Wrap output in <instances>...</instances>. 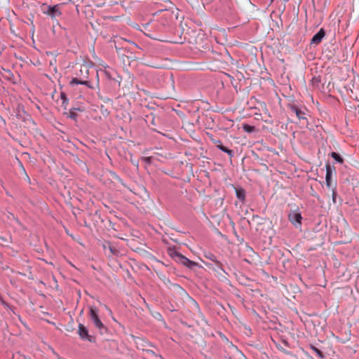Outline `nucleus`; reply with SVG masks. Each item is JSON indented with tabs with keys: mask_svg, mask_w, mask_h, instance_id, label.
Masks as SVG:
<instances>
[{
	"mask_svg": "<svg viewBox=\"0 0 359 359\" xmlns=\"http://www.w3.org/2000/svg\"><path fill=\"white\" fill-rule=\"evenodd\" d=\"M169 255L174 259L176 262L189 268L193 269L195 266H198V263L194 261H191L184 257L183 255L176 251L175 250L169 249L168 250Z\"/></svg>",
	"mask_w": 359,
	"mask_h": 359,
	"instance_id": "nucleus-1",
	"label": "nucleus"
},
{
	"mask_svg": "<svg viewBox=\"0 0 359 359\" xmlns=\"http://www.w3.org/2000/svg\"><path fill=\"white\" fill-rule=\"evenodd\" d=\"M89 317L93 323L95 327L97 328L100 334L107 331V327L104 325L99 317V310L97 308L90 306L89 308Z\"/></svg>",
	"mask_w": 359,
	"mask_h": 359,
	"instance_id": "nucleus-2",
	"label": "nucleus"
},
{
	"mask_svg": "<svg viewBox=\"0 0 359 359\" xmlns=\"http://www.w3.org/2000/svg\"><path fill=\"white\" fill-rule=\"evenodd\" d=\"M348 90L350 91V97L359 101V77L354 78L348 84Z\"/></svg>",
	"mask_w": 359,
	"mask_h": 359,
	"instance_id": "nucleus-3",
	"label": "nucleus"
},
{
	"mask_svg": "<svg viewBox=\"0 0 359 359\" xmlns=\"http://www.w3.org/2000/svg\"><path fill=\"white\" fill-rule=\"evenodd\" d=\"M42 11L44 14H46L53 18H57L61 15L59 5H55L53 6H44L42 8Z\"/></svg>",
	"mask_w": 359,
	"mask_h": 359,
	"instance_id": "nucleus-4",
	"label": "nucleus"
},
{
	"mask_svg": "<svg viewBox=\"0 0 359 359\" xmlns=\"http://www.w3.org/2000/svg\"><path fill=\"white\" fill-rule=\"evenodd\" d=\"M290 222L295 226L299 227L302 224V217L301 213L293 211L288 215Z\"/></svg>",
	"mask_w": 359,
	"mask_h": 359,
	"instance_id": "nucleus-5",
	"label": "nucleus"
},
{
	"mask_svg": "<svg viewBox=\"0 0 359 359\" xmlns=\"http://www.w3.org/2000/svg\"><path fill=\"white\" fill-rule=\"evenodd\" d=\"M77 333L81 339H86L90 342L93 341V338L88 334V329L81 323L79 324Z\"/></svg>",
	"mask_w": 359,
	"mask_h": 359,
	"instance_id": "nucleus-6",
	"label": "nucleus"
},
{
	"mask_svg": "<svg viewBox=\"0 0 359 359\" xmlns=\"http://www.w3.org/2000/svg\"><path fill=\"white\" fill-rule=\"evenodd\" d=\"M210 140L219 149L226 153L230 157L233 156V151L224 147L220 140L215 139L212 136H210Z\"/></svg>",
	"mask_w": 359,
	"mask_h": 359,
	"instance_id": "nucleus-7",
	"label": "nucleus"
},
{
	"mask_svg": "<svg viewBox=\"0 0 359 359\" xmlns=\"http://www.w3.org/2000/svg\"><path fill=\"white\" fill-rule=\"evenodd\" d=\"M326 175H325V181H326V185L327 187H332V177L333 173H335V168L333 166H331L330 164H326Z\"/></svg>",
	"mask_w": 359,
	"mask_h": 359,
	"instance_id": "nucleus-8",
	"label": "nucleus"
},
{
	"mask_svg": "<svg viewBox=\"0 0 359 359\" xmlns=\"http://www.w3.org/2000/svg\"><path fill=\"white\" fill-rule=\"evenodd\" d=\"M325 35V30L321 28L318 33H316L311 40V44L318 45L323 40Z\"/></svg>",
	"mask_w": 359,
	"mask_h": 359,
	"instance_id": "nucleus-9",
	"label": "nucleus"
},
{
	"mask_svg": "<svg viewBox=\"0 0 359 359\" xmlns=\"http://www.w3.org/2000/svg\"><path fill=\"white\" fill-rule=\"evenodd\" d=\"M290 109L294 112L297 117L299 120H304L306 119V117L304 116V112L302 111L297 105L294 104H290L289 105Z\"/></svg>",
	"mask_w": 359,
	"mask_h": 359,
	"instance_id": "nucleus-10",
	"label": "nucleus"
},
{
	"mask_svg": "<svg viewBox=\"0 0 359 359\" xmlns=\"http://www.w3.org/2000/svg\"><path fill=\"white\" fill-rule=\"evenodd\" d=\"M236 197L240 199L241 201H243L245 198V191L244 189L239 188L236 189Z\"/></svg>",
	"mask_w": 359,
	"mask_h": 359,
	"instance_id": "nucleus-11",
	"label": "nucleus"
},
{
	"mask_svg": "<svg viewBox=\"0 0 359 359\" xmlns=\"http://www.w3.org/2000/svg\"><path fill=\"white\" fill-rule=\"evenodd\" d=\"M107 245H108V249L110 252V254L111 255H114V256H118L119 254H120V252L119 250L114 245H112L111 244V243L108 242L107 243Z\"/></svg>",
	"mask_w": 359,
	"mask_h": 359,
	"instance_id": "nucleus-12",
	"label": "nucleus"
},
{
	"mask_svg": "<svg viewBox=\"0 0 359 359\" xmlns=\"http://www.w3.org/2000/svg\"><path fill=\"white\" fill-rule=\"evenodd\" d=\"M205 257L207 259L215 262L219 268H222V264L216 259V257L213 254L208 252L205 255Z\"/></svg>",
	"mask_w": 359,
	"mask_h": 359,
	"instance_id": "nucleus-13",
	"label": "nucleus"
},
{
	"mask_svg": "<svg viewBox=\"0 0 359 359\" xmlns=\"http://www.w3.org/2000/svg\"><path fill=\"white\" fill-rule=\"evenodd\" d=\"M331 156L332 158H334L337 162L342 164L344 163L343 158L337 153L336 152H332Z\"/></svg>",
	"mask_w": 359,
	"mask_h": 359,
	"instance_id": "nucleus-14",
	"label": "nucleus"
},
{
	"mask_svg": "<svg viewBox=\"0 0 359 359\" xmlns=\"http://www.w3.org/2000/svg\"><path fill=\"white\" fill-rule=\"evenodd\" d=\"M242 128L244 130V131H245L247 133H252L255 130V126H250L248 124H243Z\"/></svg>",
	"mask_w": 359,
	"mask_h": 359,
	"instance_id": "nucleus-15",
	"label": "nucleus"
},
{
	"mask_svg": "<svg viewBox=\"0 0 359 359\" xmlns=\"http://www.w3.org/2000/svg\"><path fill=\"white\" fill-rule=\"evenodd\" d=\"M311 348L313 351L314 353H316V354L320 358H324V355H323V352L320 350H319L318 348H316L314 346H311Z\"/></svg>",
	"mask_w": 359,
	"mask_h": 359,
	"instance_id": "nucleus-16",
	"label": "nucleus"
},
{
	"mask_svg": "<svg viewBox=\"0 0 359 359\" xmlns=\"http://www.w3.org/2000/svg\"><path fill=\"white\" fill-rule=\"evenodd\" d=\"M72 84H81V85H87L88 81H81L76 78H74L71 81Z\"/></svg>",
	"mask_w": 359,
	"mask_h": 359,
	"instance_id": "nucleus-17",
	"label": "nucleus"
},
{
	"mask_svg": "<svg viewBox=\"0 0 359 359\" xmlns=\"http://www.w3.org/2000/svg\"><path fill=\"white\" fill-rule=\"evenodd\" d=\"M60 97L63 100V102H62L63 104L67 102V98L64 93H62L60 94Z\"/></svg>",
	"mask_w": 359,
	"mask_h": 359,
	"instance_id": "nucleus-18",
	"label": "nucleus"
},
{
	"mask_svg": "<svg viewBox=\"0 0 359 359\" xmlns=\"http://www.w3.org/2000/svg\"><path fill=\"white\" fill-rule=\"evenodd\" d=\"M142 161H144V162H146L147 163H150L151 162V158L150 156L142 157Z\"/></svg>",
	"mask_w": 359,
	"mask_h": 359,
	"instance_id": "nucleus-19",
	"label": "nucleus"
},
{
	"mask_svg": "<svg viewBox=\"0 0 359 359\" xmlns=\"http://www.w3.org/2000/svg\"><path fill=\"white\" fill-rule=\"evenodd\" d=\"M175 287H176L177 288H178L180 291H182V292H185V291L184 290V289H183L181 286H180L179 285L175 284Z\"/></svg>",
	"mask_w": 359,
	"mask_h": 359,
	"instance_id": "nucleus-20",
	"label": "nucleus"
},
{
	"mask_svg": "<svg viewBox=\"0 0 359 359\" xmlns=\"http://www.w3.org/2000/svg\"><path fill=\"white\" fill-rule=\"evenodd\" d=\"M107 243H108V242H107V243H104V244H103V248H104V250H106L107 248H108Z\"/></svg>",
	"mask_w": 359,
	"mask_h": 359,
	"instance_id": "nucleus-21",
	"label": "nucleus"
},
{
	"mask_svg": "<svg viewBox=\"0 0 359 359\" xmlns=\"http://www.w3.org/2000/svg\"><path fill=\"white\" fill-rule=\"evenodd\" d=\"M335 194H336V193H335V190H334V189H333V190H332L333 200H334V196H335Z\"/></svg>",
	"mask_w": 359,
	"mask_h": 359,
	"instance_id": "nucleus-22",
	"label": "nucleus"
},
{
	"mask_svg": "<svg viewBox=\"0 0 359 359\" xmlns=\"http://www.w3.org/2000/svg\"><path fill=\"white\" fill-rule=\"evenodd\" d=\"M22 170H23V171H24V172H25V175H26V177H27L28 180H29V177H28V175H27V173L25 172V170L24 168H22Z\"/></svg>",
	"mask_w": 359,
	"mask_h": 359,
	"instance_id": "nucleus-23",
	"label": "nucleus"
},
{
	"mask_svg": "<svg viewBox=\"0 0 359 359\" xmlns=\"http://www.w3.org/2000/svg\"><path fill=\"white\" fill-rule=\"evenodd\" d=\"M26 359H31L29 357L27 358Z\"/></svg>",
	"mask_w": 359,
	"mask_h": 359,
	"instance_id": "nucleus-24",
	"label": "nucleus"
},
{
	"mask_svg": "<svg viewBox=\"0 0 359 359\" xmlns=\"http://www.w3.org/2000/svg\"><path fill=\"white\" fill-rule=\"evenodd\" d=\"M273 0H271V1H273Z\"/></svg>",
	"mask_w": 359,
	"mask_h": 359,
	"instance_id": "nucleus-25",
	"label": "nucleus"
}]
</instances>
